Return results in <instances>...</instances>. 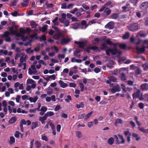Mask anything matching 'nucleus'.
Wrapping results in <instances>:
<instances>
[{
    "mask_svg": "<svg viewBox=\"0 0 148 148\" xmlns=\"http://www.w3.org/2000/svg\"><path fill=\"white\" fill-rule=\"evenodd\" d=\"M121 79L124 82H127L126 75L128 73L127 69L125 68H121Z\"/></svg>",
    "mask_w": 148,
    "mask_h": 148,
    "instance_id": "1",
    "label": "nucleus"
},
{
    "mask_svg": "<svg viewBox=\"0 0 148 148\" xmlns=\"http://www.w3.org/2000/svg\"><path fill=\"white\" fill-rule=\"evenodd\" d=\"M138 25L136 23H134L130 25L129 26L128 29L130 31L134 32L138 29Z\"/></svg>",
    "mask_w": 148,
    "mask_h": 148,
    "instance_id": "2",
    "label": "nucleus"
},
{
    "mask_svg": "<svg viewBox=\"0 0 148 148\" xmlns=\"http://www.w3.org/2000/svg\"><path fill=\"white\" fill-rule=\"evenodd\" d=\"M114 47L112 49L110 48V53L113 55L116 54L118 53L119 55L120 54V51H119L118 49L117 48L116 45L115 46H114Z\"/></svg>",
    "mask_w": 148,
    "mask_h": 148,
    "instance_id": "3",
    "label": "nucleus"
},
{
    "mask_svg": "<svg viewBox=\"0 0 148 148\" xmlns=\"http://www.w3.org/2000/svg\"><path fill=\"white\" fill-rule=\"evenodd\" d=\"M114 26V23L113 21H110L108 22L105 26L106 28H108L109 29H113Z\"/></svg>",
    "mask_w": 148,
    "mask_h": 148,
    "instance_id": "4",
    "label": "nucleus"
},
{
    "mask_svg": "<svg viewBox=\"0 0 148 148\" xmlns=\"http://www.w3.org/2000/svg\"><path fill=\"white\" fill-rule=\"evenodd\" d=\"M145 48L146 47L144 46H143L140 47L137 46L136 47V50L138 53H142L145 51Z\"/></svg>",
    "mask_w": 148,
    "mask_h": 148,
    "instance_id": "5",
    "label": "nucleus"
},
{
    "mask_svg": "<svg viewBox=\"0 0 148 148\" xmlns=\"http://www.w3.org/2000/svg\"><path fill=\"white\" fill-rule=\"evenodd\" d=\"M74 43L75 44L79 45V48L84 49V47L85 46V44L84 42L75 41Z\"/></svg>",
    "mask_w": 148,
    "mask_h": 148,
    "instance_id": "6",
    "label": "nucleus"
},
{
    "mask_svg": "<svg viewBox=\"0 0 148 148\" xmlns=\"http://www.w3.org/2000/svg\"><path fill=\"white\" fill-rule=\"evenodd\" d=\"M120 86L119 85L115 86L112 88L111 90V92L114 93L116 92H118L119 91Z\"/></svg>",
    "mask_w": 148,
    "mask_h": 148,
    "instance_id": "7",
    "label": "nucleus"
},
{
    "mask_svg": "<svg viewBox=\"0 0 148 148\" xmlns=\"http://www.w3.org/2000/svg\"><path fill=\"white\" fill-rule=\"evenodd\" d=\"M130 69L131 70H136V71H138V74H140L142 72L141 70L138 67L135 66L134 65H131L130 66Z\"/></svg>",
    "mask_w": 148,
    "mask_h": 148,
    "instance_id": "8",
    "label": "nucleus"
},
{
    "mask_svg": "<svg viewBox=\"0 0 148 148\" xmlns=\"http://www.w3.org/2000/svg\"><path fill=\"white\" fill-rule=\"evenodd\" d=\"M70 40H71L69 38H63L62 39L61 43L62 45H63L69 43Z\"/></svg>",
    "mask_w": 148,
    "mask_h": 148,
    "instance_id": "9",
    "label": "nucleus"
},
{
    "mask_svg": "<svg viewBox=\"0 0 148 148\" xmlns=\"http://www.w3.org/2000/svg\"><path fill=\"white\" fill-rule=\"evenodd\" d=\"M148 7V2H145L143 3L141 5L140 8L143 10L146 9Z\"/></svg>",
    "mask_w": 148,
    "mask_h": 148,
    "instance_id": "10",
    "label": "nucleus"
},
{
    "mask_svg": "<svg viewBox=\"0 0 148 148\" xmlns=\"http://www.w3.org/2000/svg\"><path fill=\"white\" fill-rule=\"evenodd\" d=\"M141 93H140V91L139 90H137L136 93H134L133 94V97L134 98L136 97H138L141 95Z\"/></svg>",
    "mask_w": 148,
    "mask_h": 148,
    "instance_id": "11",
    "label": "nucleus"
},
{
    "mask_svg": "<svg viewBox=\"0 0 148 148\" xmlns=\"http://www.w3.org/2000/svg\"><path fill=\"white\" fill-rule=\"evenodd\" d=\"M123 11L124 12H125L127 11H129L130 9V6L129 4H127L125 6L122 7Z\"/></svg>",
    "mask_w": 148,
    "mask_h": 148,
    "instance_id": "12",
    "label": "nucleus"
},
{
    "mask_svg": "<svg viewBox=\"0 0 148 148\" xmlns=\"http://www.w3.org/2000/svg\"><path fill=\"white\" fill-rule=\"evenodd\" d=\"M38 127V122L37 121L33 122L32 123L31 128L32 130H34L37 127Z\"/></svg>",
    "mask_w": 148,
    "mask_h": 148,
    "instance_id": "13",
    "label": "nucleus"
},
{
    "mask_svg": "<svg viewBox=\"0 0 148 148\" xmlns=\"http://www.w3.org/2000/svg\"><path fill=\"white\" fill-rule=\"evenodd\" d=\"M59 83L60 84V87L62 88H64L67 86V84L66 83H64L62 80H60Z\"/></svg>",
    "mask_w": 148,
    "mask_h": 148,
    "instance_id": "14",
    "label": "nucleus"
},
{
    "mask_svg": "<svg viewBox=\"0 0 148 148\" xmlns=\"http://www.w3.org/2000/svg\"><path fill=\"white\" fill-rule=\"evenodd\" d=\"M11 33L8 31H6L3 34L0 35V36L2 38H6L9 36Z\"/></svg>",
    "mask_w": 148,
    "mask_h": 148,
    "instance_id": "15",
    "label": "nucleus"
},
{
    "mask_svg": "<svg viewBox=\"0 0 148 148\" xmlns=\"http://www.w3.org/2000/svg\"><path fill=\"white\" fill-rule=\"evenodd\" d=\"M141 88L143 90H148V86L147 84H143L141 86Z\"/></svg>",
    "mask_w": 148,
    "mask_h": 148,
    "instance_id": "16",
    "label": "nucleus"
},
{
    "mask_svg": "<svg viewBox=\"0 0 148 148\" xmlns=\"http://www.w3.org/2000/svg\"><path fill=\"white\" fill-rule=\"evenodd\" d=\"M104 13L106 14V16H108L111 13L110 10L108 8H106L104 10Z\"/></svg>",
    "mask_w": 148,
    "mask_h": 148,
    "instance_id": "17",
    "label": "nucleus"
},
{
    "mask_svg": "<svg viewBox=\"0 0 148 148\" xmlns=\"http://www.w3.org/2000/svg\"><path fill=\"white\" fill-rule=\"evenodd\" d=\"M105 42L107 45H112L113 46H115L116 45V44L113 43L112 41H110L109 39H107L105 41Z\"/></svg>",
    "mask_w": 148,
    "mask_h": 148,
    "instance_id": "18",
    "label": "nucleus"
},
{
    "mask_svg": "<svg viewBox=\"0 0 148 148\" xmlns=\"http://www.w3.org/2000/svg\"><path fill=\"white\" fill-rule=\"evenodd\" d=\"M11 34L13 35H15L18 37H21L22 36L20 32L19 33H17L16 31H12L11 32Z\"/></svg>",
    "mask_w": 148,
    "mask_h": 148,
    "instance_id": "19",
    "label": "nucleus"
},
{
    "mask_svg": "<svg viewBox=\"0 0 148 148\" xmlns=\"http://www.w3.org/2000/svg\"><path fill=\"white\" fill-rule=\"evenodd\" d=\"M114 141V139L113 137L109 138L107 142L108 144L110 145H112Z\"/></svg>",
    "mask_w": 148,
    "mask_h": 148,
    "instance_id": "20",
    "label": "nucleus"
},
{
    "mask_svg": "<svg viewBox=\"0 0 148 148\" xmlns=\"http://www.w3.org/2000/svg\"><path fill=\"white\" fill-rule=\"evenodd\" d=\"M16 118L15 116L12 117L9 120V123H13L16 121Z\"/></svg>",
    "mask_w": 148,
    "mask_h": 148,
    "instance_id": "21",
    "label": "nucleus"
},
{
    "mask_svg": "<svg viewBox=\"0 0 148 148\" xmlns=\"http://www.w3.org/2000/svg\"><path fill=\"white\" fill-rule=\"evenodd\" d=\"M38 99V97L37 96H36L34 98L32 97H30L29 100L31 102L35 103Z\"/></svg>",
    "mask_w": 148,
    "mask_h": 148,
    "instance_id": "22",
    "label": "nucleus"
},
{
    "mask_svg": "<svg viewBox=\"0 0 148 148\" xmlns=\"http://www.w3.org/2000/svg\"><path fill=\"white\" fill-rule=\"evenodd\" d=\"M30 25L32 27V28H36L37 27L35 22L34 21H32L30 22Z\"/></svg>",
    "mask_w": 148,
    "mask_h": 148,
    "instance_id": "23",
    "label": "nucleus"
},
{
    "mask_svg": "<svg viewBox=\"0 0 148 148\" xmlns=\"http://www.w3.org/2000/svg\"><path fill=\"white\" fill-rule=\"evenodd\" d=\"M59 20L65 24L64 27H67L69 25L70 22L69 21L66 20L64 22H63V21H62L60 18H59Z\"/></svg>",
    "mask_w": 148,
    "mask_h": 148,
    "instance_id": "24",
    "label": "nucleus"
},
{
    "mask_svg": "<svg viewBox=\"0 0 148 148\" xmlns=\"http://www.w3.org/2000/svg\"><path fill=\"white\" fill-rule=\"evenodd\" d=\"M111 18L112 19H116L119 17V14L117 13H114L111 15Z\"/></svg>",
    "mask_w": 148,
    "mask_h": 148,
    "instance_id": "25",
    "label": "nucleus"
},
{
    "mask_svg": "<svg viewBox=\"0 0 148 148\" xmlns=\"http://www.w3.org/2000/svg\"><path fill=\"white\" fill-rule=\"evenodd\" d=\"M109 79H110L111 81L114 82H116L117 81V79L112 75H111L108 77Z\"/></svg>",
    "mask_w": 148,
    "mask_h": 148,
    "instance_id": "26",
    "label": "nucleus"
},
{
    "mask_svg": "<svg viewBox=\"0 0 148 148\" xmlns=\"http://www.w3.org/2000/svg\"><path fill=\"white\" fill-rule=\"evenodd\" d=\"M61 35L60 33L55 34L53 36V38L56 40H58L60 38Z\"/></svg>",
    "mask_w": 148,
    "mask_h": 148,
    "instance_id": "27",
    "label": "nucleus"
},
{
    "mask_svg": "<svg viewBox=\"0 0 148 148\" xmlns=\"http://www.w3.org/2000/svg\"><path fill=\"white\" fill-rule=\"evenodd\" d=\"M23 2H24V3H22L21 5L23 7H25L27 6L29 3L28 0H24Z\"/></svg>",
    "mask_w": 148,
    "mask_h": 148,
    "instance_id": "28",
    "label": "nucleus"
},
{
    "mask_svg": "<svg viewBox=\"0 0 148 148\" xmlns=\"http://www.w3.org/2000/svg\"><path fill=\"white\" fill-rule=\"evenodd\" d=\"M76 107L78 109L80 108H83L84 106V105L83 102H80L79 104H76Z\"/></svg>",
    "mask_w": 148,
    "mask_h": 148,
    "instance_id": "29",
    "label": "nucleus"
},
{
    "mask_svg": "<svg viewBox=\"0 0 148 148\" xmlns=\"http://www.w3.org/2000/svg\"><path fill=\"white\" fill-rule=\"evenodd\" d=\"M133 136L136 138V141H138L140 139V137H138V135L136 133H133L132 134Z\"/></svg>",
    "mask_w": 148,
    "mask_h": 148,
    "instance_id": "30",
    "label": "nucleus"
},
{
    "mask_svg": "<svg viewBox=\"0 0 148 148\" xmlns=\"http://www.w3.org/2000/svg\"><path fill=\"white\" fill-rule=\"evenodd\" d=\"M45 114L46 115V116L47 117L49 116H51L53 115H54V113L52 112L49 111L45 113Z\"/></svg>",
    "mask_w": 148,
    "mask_h": 148,
    "instance_id": "31",
    "label": "nucleus"
},
{
    "mask_svg": "<svg viewBox=\"0 0 148 148\" xmlns=\"http://www.w3.org/2000/svg\"><path fill=\"white\" fill-rule=\"evenodd\" d=\"M31 68L33 71V74H35L37 72L36 70L35 66L34 65H32L31 66Z\"/></svg>",
    "mask_w": 148,
    "mask_h": 148,
    "instance_id": "32",
    "label": "nucleus"
},
{
    "mask_svg": "<svg viewBox=\"0 0 148 148\" xmlns=\"http://www.w3.org/2000/svg\"><path fill=\"white\" fill-rule=\"evenodd\" d=\"M15 142V139L13 136H11L10 138V143L12 144L14 143Z\"/></svg>",
    "mask_w": 148,
    "mask_h": 148,
    "instance_id": "33",
    "label": "nucleus"
},
{
    "mask_svg": "<svg viewBox=\"0 0 148 148\" xmlns=\"http://www.w3.org/2000/svg\"><path fill=\"white\" fill-rule=\"evenodd\" d=\"M93 112L92 111L90 112L89 113L87 114L84 118V120H86L88 119L92 114Z\"/></svg>",
    "mask_w": 148,
    "mask_h": 148,
    "instance_id": "34",
    "label": "nucleus"
},
{
    "mask_svg": "<svg viewBox=\"0 0 148 148\" xmlns=\"http://www.w3.org/2000/svg\"><path fill=\"white\" fill-rule=\"evenodd\" d=\"M47 117L46 116V115H45H45L43 116L39 117V120L45 121L47 119Z\"/></svg>",
    "mask_w": 148,
    "mask_h": 148,
    "instance_id": "35",
    "label": "nucleus"
},
{
    "mask_svg": "<svg viewBox=\"0 0 148 148\" xmlns=\"http://www.w3.org/2000/svg\"><path fill=\"white\" fill-rule=\"evenodd\" d=\"M67 6L66 3H62L61 5V8L62 9H67Z\"/></svg>",
    "mask_w": 148,
    "mask_h": 148,
    "instance_id": "36",
    "label": "nucleus"
},
{
    "mask_svg": "<svg viewBox=\"0 0 148 148\" xmlns=\"http://www.w3.org/2000/svg\"><path fill=\"white\" fill-rule=\"evenodd\" d=\"M79 86L80 88V91L82 92H83L84 90V86L82 82L79 83Z\"/></svg>",
    "mask_w": 148,
    "mask_h": 148,
    "instance_id": "37",
    "label": "nucleus"
},
{
    "mask_svg": "<svg viewBox=\"0 0 148 148\" xmlns=\"http://www.w3.org/2000/svg\"><path fill=\"white\" fill-rule=\"evenodd\" d=\"M124 134L127 137L130 136L131 135L130 132L128 130L125 131Z\"/></svg>",
    "mask_w": 148,
    "mask_h": 148,
    "instance_id": "38",
    "label": "nucleus"
},
{
    "mask_svg": "<svg viewBox=\"0 0 148 148\" xmlns=\"http://www.w3.org/2000/svg\"><path fill=\"white\" fill-rule=\"evenodd\" d=\"M67 99H65V101L67 103H69L70 102V101H71L72 100L71 97L70 95H68L67 96Z\"/></svg>",
    "mask_w": 148,
    "mask_h": 148,
    "instance_id": "39",
    "label": "nucleus"
},
{
    "mask_svg": "<svg viewBox=\"0 0 148 148\" xmlns=\"http://www.w3.org/2000/svg\"><path fill=\"white\" fill-rule=\"evenodd\" d=\"M81 51L79 49H77L75 51L73 52V55L74 56L76 55L77 54L80 53L81 52Z\"/></svg>",
    "mask_w": 148,
    "mask_h": 148,
    "instance_id": "40",
    "label": "nucleus"
},
{
    "mask_svg": "<svg viewBox=\"0 0 148 148\" xmlns=\"http://www.w3.org/2000/svg\"><path fill=\"white\" fill-rule=\"evenodd\" d=\"M35 144L36 145V147L37 148H39L41 147V144L39 141H36L35 142Z\"/></svg>",
    "mask_w": 148,
    "mask_h": 148,
    "instance_id": "41",
    "label": "nucleus"
},
{
    "mask_svg": "<svg viewBox=\"0 0 148 148\" xmlns=\"http://www.w3.org/2000/svg\"><path fill=\"white\" fill-rule=\"evenodd\" d=\"M138 129L141 132H142L143 133H146V129H145L143 127H138Z\"/></svg>",
    "mask_w": 148,
    "mask_h": 148,
    "instance_id": "42",
    "label": "nucleus"
},
{
    "mask_svg": "<svg viewBox=\"0 0 148 148\" xmlns=\"http://www.w3.org/2000/svg\"><path fill=\"white\" fill-rule=\"evenodd\" d=\"M114 138L115 141L116 142V144H120V143H119V138L116 135H114Z\"/></svg>",
    "mask_w": 148,
    "mask_h": 148,
    "instance_id": "43",
    "label": "nucleus"
},
{
    "mask_svg": "<svg viewBox=\"0 0 148 148\" xmlns=\"http://www.w3.org/2000/svg\"><path fill=\"white\" fill-rule=\"evenodd\" d=\"M39 39L40 41L45 40H46L45 35H43L41 37H40Z\"/></svg>",
    "mask_w": 148,
    "mask_h": 148,
    "instance_id": "44",
    "label": "nucleus"
},
{
    "mask_svg": "<svg viewBox=\"0 0 148 148\" xmlns=\"http://www.w3.org/2000/svg\"><path fill=\"white\" fill-rule=\"evenodd\" d=\"M143 67L144 70L147 71L148 70V64H144L143 65Z\"/></svg>",
    "mask_w": 148,
    "mask_h": 148,
    "instance_id": "45",
    "label": "nucleus"
},
{
    "mask_svg": "<svg viewBox=\"0 0 148 148\" xmlns=\"http://www.w3.org/2000/svg\"><path fill=\"white\" fill-rule=\"evenodd\" d=\"M95 20L94 19L92 20V21H90L89 23H88L86 25V27H88V25H91V24H92L96 23V22L95 21Z\"/></svg>",
    "mask_w": 148,
    "mask_h": 148,
    "instance_id": "46",
    "label": "nucleus"
},
{
    "mask_svg": "<svg viewBox=\"0 0 148 148\" xmlns=\"http://www.w3.org/2000/svg\"><path fill=\"white\" fill-rule=\"evenodd\" d=\"M41 139L42 140H45L46 141H47L48 140V139L46 136H44L43 135H41Z\"/></svg>",
    "mask_w": 148,
    "mask_h": 148,
    "instance_id": "47",
    "label": "nucleus"
},
{
    "mask_svg": "<svg viewBox=\"0 0 148 148\" xmlns=\"http://www.w3.org/2000/svg\"><path fill=\"white\" fill-rule=\"evenodd\" d=\"M47 25H45L42 27V31L43 32H45L47 29Z\"/></svg>",
    "mask_w": 148,
    "mask_h": 148,
    "instance_id": "48",
    "label": "nucleus"
},
{
    "mask_svg": "<svg viewBox=\"0 0 148 148\" xmlns=\"http://www.w3.org/2000/svg\"><path fill=\"white\" fill-rule=\"evenodd\" d=\"M47 108L46 107L42 106V107L40 110L41 112H45L47 111Z\"/></svg>",
    "mask_w": 148,
    "mask_h": 148,
    "instance_id": "49",
    "label": "nucleus"
},
{
    "mask_svg": "<svg viewBox=\"0 0 148 148\" xmlns=\"http://www.w3.org/2000/svg\"><path fill=\"white\" fill-rule=\"evenodd\" d=\"M129 36V33H126L123 36V38L124 39H125L128 38Z\"/></svg>",
    "mask_w": 148,
    "mask_h": 148,
    "instance_id": "50",
    "label": "nucleus"
},
{
    "mask_svg": "<svg viewBox=\"0 0 148 148\" xmlns=\"http://www.w3.org/2000/svg\"><path fill=\"white\" fill-rule=\"evenodd\" d=\"M25 29L23 28H21L20 29V32L23 35H24V34L25 33Z\"/></svg>",
    "mask_w": 148,
    "mask_h": 148,
    "instance_id": "51",
    "label": "nucleus"
},
{
    "mask_svg": "<svg viewBox=\"0 0 148 148\" xmlns=\"http://www.w3.org/2000/svg\"><path fill=\"white\" fill-rule=\"evenodd\" d=\"M20 134H21V133L18 131H16L14 134V136L16 138H19Z\"/></svg>",
    "mask_w": 148,
    "mask_h": 148,
    "instance_id": "52",
    "label": "nucleus"
},
{
    "mask_svg": "<svg viewBox=\"0 0 148 148\" xmlns=\"http://www.w3.org/2000/svg\"><path fill=\"white\" fill-rule=\"evenodd\" d=\"M76 135L77 137L79 138H81L82 136L81 132L78 131L76 132Z\"/></svg>",
    "mask_w": 148,
    "mask_h": 148,
    "instance_id": "53",
    "label": "nucleus"
},
{
    "mask_svg": "<svg viewBox=\"0 0 148 148\" xmlns=\"http://www.w3.org/2000/svg\"><path fill=\"white\" fill-rule=\"evenodd\" d=\"M34 82V81L30 79H28L27 80V84H31L33 83Z\"/></svg>",
    "mask_w": 148,
    "mask_h": 148,
    "instance_id": "54",
    "label": "nucleus"
},
{
    "mask_svg": "<svg viewBox=\"0 0 148 148\" xmlns=\"http://www.w3.org/2000/svg\"><path fill=\"white\" fill-rule=\"evenodd\" d=\"M53 89L52 88H50L49 89V90L47 92V94L50 95L53 93Z\"/></svg>",
    "mask_w": 148,
    "mask_h": 148,
    "instance_id": "55",
    "label": "nucleus"
},
{
    "mask_svg": "<svg viewBox=\"0 0 148 148\" xmlns=\"http://www.w3.org/2000/svg\"><path fill=\"white\" fill-rule=\"evenodd\" d=\"M121 88L123 90V92H126V90L124 85L123 84L121 85Z\"/></svg>",
    "mask_w": 148,
    "mask_h": 148,
    "instance_id": "56",
    "label": "nucleus"
},
{
    "mask_svg": "<svg viewBox=\"0 0 148 148\" xmlns=\"http://www.w3.org/2000/svg\"><path fill=\"white\" fill-rule=\"evenodd\" d=\"M26 60V59L25 58V57L24 58L23 56H21L20 57V62L21 63H22L24 62V61L25 62Z\"/></svg>",
    "mask_w": 148,
    "mask_h": 148,
    "instance_id": "57",
    "label": "nucleus"
},
{
    "mask_svg": "<svg viewBox=\"0 0 148 148\" xmlns=\"http://www.w3.org/2000/svg\"><path fill=\"white\" fill-rule=\"evenodd\" d=\"M1 53H2L4 55H7V54L8 51L7 50L3 51V50H1L0 51Z\"/></svg>",
    "mask_w": 148,
    "mask_h": 148,
    "instance_id": "58",
    "label": "nucleus"
},
{
    "mask_svg": "<svg viewBox=\"0 0 148 148\" xmlns=\"http://www.w3.org/2000/svg\"><path fill=\"white\" fill-rule=\"evenodd\" d=\"M45 5L47 6V8H51L53 7V3H51L48 4L46 3Z\"/></svg>",
    "mask_w": 148,
    "mask_h": 148,
    "instance_id": "59",
    "label": "nucleus"
},
{
    "mask_svg": "<svg viewBox=\"0 0 148 148\" xmlns=\"http://www.w3.org/2000/svg\"><path fill=\"white\" fill-rule=\"evenodd\" d=\"M94 72L96 73H98L101 71L100 69L98 67H96L94 69Z\"/></svg>",
    "mask_w": 148,
    "mask_h": 148,
    "instance_id": "60",
    "label": "nucleus"
},
{
    "mask_svg": "<svg viewBox=\"0 0 148 148\" xmlns=\"http://www.w3.org/2000/svg\"><path fill=\"white\" fill-rule=\"evenodd\" d=\"M28 38L27 36H25L24 35H22L21 37V38L22 40L23 41H25Z\"/></svg>",
    "mask_w": 148,
    "mask_h": 148,
    "instance_id": "61",
    "label": "nucleus"
},
{
    "mask_svg": "<svg viewBox=\"0 0 148 148\" xmlns=\"http://www.w3.org/2000/svg\"><path fill=\"white\" fill-rule=\"evenodd\" d=\"M74 4L72 3H70L67 6V9H71L73 8Z\"/></svg>",
    "mask_w": 148,
    "mask_h": 148,
    "instance_id": "62",
    "label": "nucleus"
},
{
    "mask_svg": "<svg viewBox=\"0 0 148 148\" xmlns=\"http://www.w3.org/2000/svg\"><path fill=\"white\" fill-rule=\"evenodd\" d=\"M101 46V47L100 48V50H103L106 47V46L105 43L102 44Z\"/></svg>",
    "mask_w": 148,
    "mask_h": 148,
    "instance_id": "63",
    "label": "nucleus"
},
{
    "mask_svg": "<svg viewBox=\"0 0 148 148\" xmlns=\"http://www.w3.org/2000/svg\"><path fill=\"white\" fill-rule=\"evenodd\" d=\"M18 14V12L17 11H15L14 12L11 13V14L14 16H16Z\"/></svg>",
    "mask_w": 148,
    "mask_h": 148,
    "instance_id": "64",
    "label": "nucleus"
}]
</instances>
